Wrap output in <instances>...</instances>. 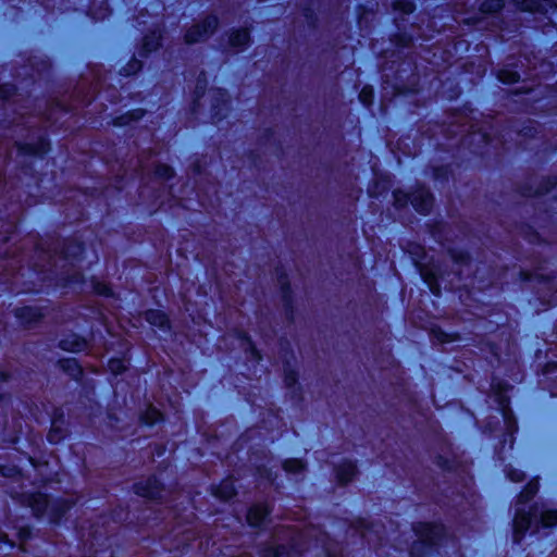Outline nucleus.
I'll return each mask as SVG.
<instances>
[{
    "mask_svg": "<svg viewBox=\"0 0 557 557\" xmlns=\"http://www.w3.org/2000/svg\"><path fill=\"white\" fill-rule=\"evenodd\" d=\"M552 527L557 523V510L532 507L528 512L522 508L517 509L513 521L516 537L522 536L524 532L532 525Z\"/></svg>",
    "mask_w": 557,
    "mask_h": 557,
    "instance_id": "1",
    "label": "nucleus"
},
{
    "mask_svg": "<svg viewBox=\"0 0 557 557\" xmlns=\"http://www.w3.org/2000/svg\"><path fill=\"white\" fill-rule=\"evenodd\" d=\"M216 26V20L210 17L203 22L202 25H196L186 33V40L188 42H196L203 39Z\"/></svg>",
    "mask_w": 557,
    "mask_h": 557,
    "instance_id": "2",
    "label": "nucleus"
},
{
    "mask_svg": "<svg viewBox=\"0 0 557 557\" xmlns=\"http://www.w3.org/2000/svg\"><path fill=\"white\" fill-rule=\"evenodd\" d=\"M28 505L37 516L45 515L48 510L52 509V505L44 494L32 495L28 498Z\"/></svg>",
    "mask_w": 557,
    "mask_h": 557,
    "instance_id": "3",
    "label": "nucleus"
},
{
    "mask_svg": "<svg viewBox=\"0 0 557 557\" xmlns=\"http://www.w3.org/2000/svg\"><path fill=\"white\" fill-rule=\"evenodd\" d=\"M440 528L432 524H423L417 530L418 537L422 543L432 545L435 543L436 536L440 534Z\"/></svg>",
    "mask_w": 557,
    "mask_h": 557,
    "instance_id": "4",
    "label": "nucleus"
},
{
    "mask_svg": "<svg viewBox=\"0 0 557 557\" xmlns=\"http://www.w3.org/2000/svg\"><path fill=\"white\" fill-rule=\"evenodd\" d=\"M268 515V508L265 505H256L250 508L247 515V521L250 525H259Z\"/></svg>",
    "mask_w": 557,
    "mask_h": 557,
    "instance_id": "5",
    "label": "nucleus"
},
{
    "mask_svg": "<svg viewBox=\"0 0 557 557\" xmlns=\"http://www.w3.org/2000/svg\"><path fill=\"white\" fill-rule=\"evenodd\" d=\"M146 320L156 326L164 327L168 324V318L165 314L158 310L147 312Z\"/></svg>",
    "mask_w": 557,
    "mask_h": 557,
    "instance_id": "6",
    "label": "nucleus"
},
{
    "mask_svg": "<svg viewBox=\"0 0 557 557\" xmlns=\"http://www.w3.org/2000/svg\"><path fill=\"white\" fill-rule=\"evenodd\" d=\"M234 485L232 481H225L216 488V496L222 499H228L234 495Z\"/></svg>",
    "mask_w": 557,
    "mask_h": 557,
    "instance_id": "7",
    "label": "nucleus"
},
{
    "mask_svg": "<svg viewBox=\"0 0 557 557\" xmlns=\"http://www.w3.org/2000/svg\"><path fill=\"white\" fill-rule=\"evenodd\" d=\"M230 40L232 46L242 47L248 42L249 34L246 29H240L233 34Z\"/></svg>",
    "mask_w": 557,
    "mask_h": 557,
    "instance_id": "8",
    "label": "nucleus"
},
{
    "mask_svg": "<svg viewBox=\"0 0 557 557\" xmlns=\"http://www.w3.org/2000/svg\"><path fill=\"white\" fill-rule=\"evenodd\" d=\"M304 467V462L299 459H289L284 462V469L290 473H298Z\"/></svg>",
    "mask_w": 557,
    "mask_h": 557,
    "instance_id": "9",
    "label": "nucleus"
},
{
    "mask_svg": "<svg viewBox=\"0 0 557 557\" xmlns=\"http://www.w3.org/2000/svg\"><path fill=\"white\" fill-rule=\"evenodd\" d=\"M143 419H144L145 423L153 424L161 419V413L156 408L150 407L145 412Z\"/></svg>",
    "mask_w": 557,
    "mask_h": 557,
    "instance_id": "10",
    "label": "nucleus"
},
{
    "mask_svg": "<svg viewBox=\"0 0 557 557\" xmlns=\"http://www.w3.org/2000/svg\"><path fill=\"white\" fill-rule=\"evenodd\" d=\"M125 369L126 361L124 359H112L109 362V370L114 374H119L123 372Z\"/></svg>",
    "mask_w": 557,
    "mask_h": 557,
    "instance_id": "11",
    "label": "nucleus"
},
{
    "mask_svg": "<svg viewBox=\"0 0 557 557\" xmlns=\"http://www.w3.org/2000/svg\"><path fill=\"white\" fill-rule=\"evenodd\" d=\"M355 473V466L350 462L344 466V469L338 472V479L342 482H347Z\"/></svg>",
    "mask_w": 557,
    "mask_h": 557,
    "instance_id": "12",
    "label": "nucleus"
},
{
    "mask_svg": "<svg viewBox=\"0 0 557 557\" xmlns=\"http://www.w3.org/2000/svg\"><path fill=\"white\" fill-rule=\"evenodd\" d=\"M498 78L503 83L510 84L515 83L518 79V74L516 72L503 70L499 72Z\"/></svg>",
    "mask_w": 557,
    "mask_h": 557,
    "instance_id": "13",
    "label": "nucleus"
},
{
    "mask_svg": "<svg viewBox=\"0 0 557 557\" xmlns=\"http://www.w3.org/2000/svg\"><path fill=\"white\" fill-rule=\"evenodd\" d=\"M286 556H287L286 548L283 546H276V547H270L269 549H267L264 557H286Z\"/></svg>",
    "mask_w": 557,
    "mask_h": 557,
    "instance_id": "14",
    "label": "nucleus"
},
{
    "mask_svg": "<svg viewBox=\"0 0 557 557\" xmlns=\"http://www.w3.org/2000/svg\"><path fill=\"white\" fill-rule=\"evenodd\" d=\"M537 492V483H529L524 492L520 495L521 502H527Z\"/></svg>",
    "mask_w": 557,
    "mask_h": 557,
    "instance_id": "15",
    "label": "nucleus"
},
{
    "mask_svg": "<svg viewBox=\"0 0 557 557\" xmlns=\"http://www.w3.org/2000/svg\"><path fill=\"white\" fill-rule=\"evenodd\" d=\"M61 345H62L63 349L71 350V351H81L85 346L84 343H81L78 341H75V343H73L71 345L66 341H63L61 343Z\"/></svg>",
    "mask_w": 557,
    "mask_h": 557,
    "instance_id": "16",
    "label": "nucleus"
},
{
    "mask_svg": "<svg viewBox=\"0 0 557 557\" xmlns=\"http://www.w3.org/2000/svg\"><path fill=\"white\" fill-rule=\"evenodd\" d=\"M138 494L145 496V497H149V498H156L157 495H158V492L156 491V488H141V487H138L137 490Z\"/></svg>",
    "mask_w": 557,
    "mask_h": 557,
    "instance_id": "17",
    "label": "nucleus"
},
{
    "mask_svg": "<svg viewBox=\"0 0 557 557\" xmlns=\"http://www.w3.org/2000/svg\"><path fill=\"white\" fill-rule=\"evenodd\" d=\"M157 174L160 177L169 178L172 175V170L168 165H161L158 168Z\"/></svg>",
    "mask_w": 557,
    "mask_h": 557,
    "instance_id": "18",
    "label": "nucleus"
},
{
    "mask_svg": "<svg viewBox=\"0 0 557 557\" xmlns=\"http://www.w3.org/2000/svg\"><path fill=\"white\" fill-rule=\"evenodd\" d=\"M508 476L513 482H519L523 479V473L519 470H512L508 473Z\"/></svg>",
    "mask_w": 557,
    "mask_h": 557,
    "instance_id": "19",
    "label": "nucleus"
},
{
    "mask_svg": "<svg viewBox=\"0 0 557 557\" xmlns=\"http://www.w3.org/2000/svg\"><path fill=\"white\" fill-rule=\"evenodd\" d=\"M96 292L101 294V295H109V292H110V288L104 285V284H98L96 287H95Z\"/></svg>",
    "mask_w": 557,
    "mask_h": 557,
    "instance_id": "20",
    "label": "nucleus"
},
{
    "mask_svg": "<svg viewBox=\"0 0 557 557\" xmlns=\"http://www.w3.org/2000/svg\"><path fill=\"white\" fill-rule=\"evenodd\" d=\"M371 96V90H369L368 88H363L360 92V99L362 102H367L368 101V98Z\"/></svg>",
    "mask_w": 557,
    "mask_h": 557,
    "instance_id": "21",
    "label": "nucleus"
},
{
    "mask_svg": "<svg viewBox=\"0 0 557 557\" xmlns=\"http://www.w3.org/2000/svg\"><path fill=\"white\" fill-rule=\"evenodd\" d=\"M495 10H498L500 8L499 1H496L493 7Z\"/></svg>",
    "mask_w": 557,
    "mask_h": 557,
    "instance_id": "22",
    "label": "nucleus"
},
{
    "mask_svg": "<svg viewBox=\"0 0 557 557\" xmlns=\"http://www.w3.org/2000/svg\"><path fill=\"white\" fill-rule=\"evenodd\" d=\"M410 11H412V5H411V3H408V4H407L406 12H410Z\"/></svg>",
    "mask_w": 557,
    "mask_h": 557,
    "instance_id": "23",
    "label": "nucleus"
}]
</instances>
